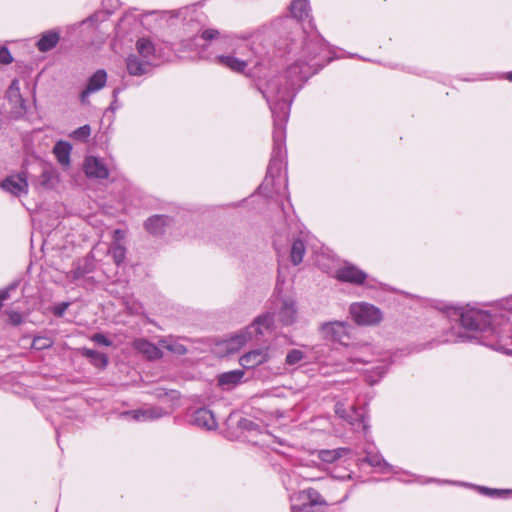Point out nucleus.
Masks as SVG:
<instances>
[{
    "label": "nucleus",
    "instance_id": "obj_1",
    "mask_svg": "<svg viewBox=\"0 0 512 512\" xmlns=\"http://www.w3.org/2000/svg\"><path fill=\"white\" fill-rule=\"evenodd\" d=\"M325 44L322 38L315 36L305 42L303 52L305 60H298L286 72V77H274L267 81L260 91L266 99L274 119V128H284L288 119L289 103L294 87L306 81L324 65Z\"/></svg>",
    "mask_w": 512,
    "mask_h": 512
},
{
    "label": "nucleus",
    "instance_id": "obj_2",
    "mask_svg": "<svg viewBox=\"0 0 512 512\" xmlns=\"http://www.w3.org/2000/svg\"><path fill=\"white\" fill-rule=\"evenodd\" d=\"M201 37L206 41L220 40L224 45L233 47L232 54L219 55L217 61L234 72L242 73L248 66L260 68L265 66L268 60L267 49L262 45L259 34L253 35V40L245 44L237 43L239 38L222 35L216 29L204 30Z\"/></svg>",
    "mask_w": 512,
    "mask_h": 512
},
{
    "label": "nucleus",
    "instance_id": "obj_3",
    "mask_svg": "<svg viewBox=\"0 0 512 512\" xmlns=\"http://www.w3.org/2000/svg\"><path fill=\"white\" fill-rule=\"evenodd\" d=\"M454 314L459 317L462 327L471 332H480L487 335L489 331H493L490 328L496 323V317L476 308H455Z\"/></svg>",
    "mask_w": 512,
    "mask_h": 512
},
{
    "label": "nucleus",
    "instance_id": "obj_4",
    "mask_svg": "<svg viewBox=\"0 0 512 512\" xmlns=\"http://www.w3.org/2000/svg\"><path fill=\"white\" fill-rule=\"evenodd\" d=\"M490 329H493V331H489L484 336L483 344L494 350L512 354V349L509 348L512 345V323L508 320L501 324L496 321Z\"/></svg>",
    "mask_w": 512,
    "mask_h": 512
},
{
    "label": "nucleus",
    "instance_id": "obj_5",
    "mask_svg": "<svg viewBox=\"0 0 512 512\" xmlns=\"http://www.w3.org/2000/svg\"><path fill=\"white\" fill-rule=\"evenodd\" d=\"M349 312L351 318L359 325H373L382 317L380 309L366 302L353 303Z\"/></svg>",
    "mask_w": 512,
    "mask_h": 512
},
{
    "label": "nucleus",
    "instance_id": "obj_6",
    "mask_svg": "<svg viewBox=\"0 0 512 512\" xmlns=\"http://www.w3.org/2000/svg\"><path fill=\"white\" fill-rule=\"evenodd\" d=\"M1 188L13 196H21L28 193V181L26 172H21L6 177L0 184Z\"/></svg>",
    "mask_w": 512,
    "mask_h": 512
},
{
    "label": "nucleus",
    "instance_id": "obj_7",
    "mask_svg": "<svg viewBox=\"0 0 512 512\" xmlns=\"http://www.w3.org/2000/svg\"><path fill=\"white\" fill-rule=\"evenodd\" d=\"M336 279L341 282H347L354 285H362L367 279V274L357 266L345 263L337 269Z\"/></svg>",
    "mask_w": 512,
    "mask_h": 512
},
{
    "label": "nucleus",
    "instance_id": "obj_8",
    "mask_svg": "<svg viewBox=\"0 0 512 512\" xmlns=\"http://www.w3.org/2000/svg\"><path fill=\"white\" fill-rule=\"evenodd\" d=\"M323 336L326 339L343 343L348 338L347 324L345 322L334 321L325 323L321 327Z\"/></svg>",
    "mask_w": 512,
    "mask_h": 512
},
{
    "label": "nucleus",
    "instance_id": "obj_9",
    "mask_svg": "<svg viewBox=\"0 0 512 512\" xmlns=\"http://www.w3.org/2000/svg\"><path fill=\"white\" fill-rule=\"evenodd\" d=\"M172 224V219L167 215H153L144 222L145 230L152 236H161Z\"/></svg>",
    "mask_w": 512,
    "mask_h": 512
},
{
    "label": "nucleus",
    "instance_id": "obj_10",
    "mask_svg": "<svg viewBox=\"0 0 512 512\" xmlns=\"http://www.w3.org/2000/svg\"><path fill=\"white\" fill-rule=\"evenodd\" d=\"M84 171L90 178L106 179L109 176L107 167L100 159L94 156L86 157Z\"/></svg>",
    "mask_w": 512,
    "mask_h": 512
},
{
    "label": "nucleus",
    "instance_id": "obj_11",
    "mask_svg": "<svg viewBox=\"0 0 512 512\" xmlns=\"http://www.w3.org/2000/svg\"><path fill=\"white\" fill-rule=\"evenodd\" d=\"M269 358L268 350L259 348L248 353L244 354L239 362L240 365L246 369H251L259 366L260 364L266 362Z\"/></svg>",
    "mask_w": 512,
    "mask_h": 512
},
{
    "label": "nucleus",
    "instance_id": "obj_12",
    "mask_svg": "<svg viewBox=\"0 0 512 512\" xmlns=\"http://www.w3.org/2000/svg\"><path fill=\"white\" fill-rule=\"evenodd\" d=\"M192 422L194 425L207 430H214L218 424L212 411L206 408H199L193 413Z\"/></svg>",
    "mask_w": 512,
    "mask_h": 512
},
{
    "label": "nucleus",
    "instance_id": "obj_13",
    "mask_svg": "<svg viewBox=\"0 0 512 512\" xmlns=\"http://www.w3.org/2000/svg\"><path fill=\"white\" fill-rule=\"evenodd\" d=\"M252 337V332L249 331V328L240 331L234 336L230 337L228 340L224 341L223 345L225 351L228 354H233L238 352Z\"/></svg>",
    "mask_w": 512,
    "mask_h": 512
},
{
    "label": "nucleus",
    "instance_id": "obj_14",
    "mask_svg": "<svg viewBox=\"0 0 512 512\" xmlns=\"http://www.w3.org/2000/svg\"><path fill=\"white\" fill-rule=\"evenodd\" d=\"M127 71L132 76H142L150 71L151 62L140 59L137 55H129L126 59Z\"/></svg>",
    "mask_w": 512,
    "mask_h": 512
},
{
    "label": "nucleus",
    "instance_id": "obj_15",
    "mask_svg": "<svg viewBox=\"0 0 512 512\" xmlns=\"http://www.w3.org/2000/svg\"><path fill=\"white\" fill-rule=\"evenodd\" d=\"M107 80V74L105 70H97L88 81V85L85 90L81 93L82 102L89 96L90 93L96 92L105 86Z\"/></svg>",
    "mask_w": 512,
    "mask_h": 512
},
{
    "label": "nucleus",
    "instance_id": "obj_16",
    "mask_svg": "<svg viewBox=\"0 0 512 512\" xmlns=\"http://www.w3.org/2000/svg\"><path fill=\"white\" fill-rule=\"evenodd\" d=\"M243 377V370H232L224 372L218 376V385L224 389L229 390L241 383Z\"/></svg>",
    "mask_w": 512,
    "mask_h": 512
},
{
    "label": "nucleus",
    "instance_id": "obj_17",
    "mask_svg": "<svg viewBox=\"0 0 512 512\" xmlns=\"http://www.w3.org/2000/svg\"><path fill=\"white\" fill-rule=\"evenodd\" d=\"M285 138L284 130H276L273 134V139L275 143L274 151L276 154V157H274L269 164L268 172L273 173V170L276 168L277 170H280L282 161L281 159L277 158L280 157L282 154V142Z\"/></svg>",
    "mask_w": 512,
    "mask_h": 512
},
{
    "label": "nucleus",
    "instance_id": "obj_18",
    "mask_svg": "<svg viewBox=\"0 0 512 512\" xmlns=\"http://www.w3.org/2000/svg\"><path fill=\"white\" fill-rule=\"evenodd\" d=\"M71 149H72L71 145L65 141L57 142L53 148V153H54L57 161L64 168H68L70 165Z\"/></svg>",
    "mask_w": 512,
    "mask_h": 512
},
{
    "label": "nucleus",
    "instance_id": "obj_19",
    "mask_svg": "<svg viewBox=\"0 0 512 512\" xmlns=\"http://www.w3.org/2000/svg\"><path fill=\"white\" fill-rule=\"evenodd\" d=\"M135 348L144 354L148 359L154 360L162 357V352L159 347L155 344L150 343L147 340L140 339L135 341Z\"/></svg>",
    "mask_w": 512,
    "mask_h": 512
},
{
    "label": "nucleus",
    "instance_id": "obj_20",
    "mask_svg": "<svg viewBox=\"0 0 512 512\" xmlns=\"http://www.w3.org/2000/svg\"><path fill=\"white\" fill-rule=\"evenodd\" d=\"M59 40V33L54 31H47L41 35L40 39L36 43V46L39 51L47 52L53 49L58 44Z\"/></svg>",
    "mask_w": 512,
    "mask_h": 512
},
{
    "label": "nucleus",
    "instance_id": "obj_21",
    "mask_svg": "<svg viewBox=\"0 0 512 512\" xmlns=\"http://www.w3.org/2000/svg\"><path fill=\"white\" fill-rule=\"evenodd\" d=\"M318 458L326 463H333L338 459L348 455L350 453V449L346 447H340L337 449H322L318 452Z\"/></svg>",
    "mask_w": 512,
    "mask_h": 512
},
{
    "label": "nucleus",
    "instance_id": "obj_22",
    "mask_svg": "<svg viewBox=\"0 0 512 512\" xmlns=\"http://www.w3.org/2000/svg\"><path fill=\"white\" fill-rule=\"evenodd\" d=\"M93 269V262L88 258H84L76 263L75 267L70 271L69 277L73 281H76L85 276L86 274L91 273Z\"/></svg>",
    "mask_w": 512,
    "mask_h": 512
},
{
    "label": "nucleus",
    "instance_id": "obj_23",
    "mask_svg": "<svg viewBox=\"0 0 512 512\" xmlns=\"http://www.w3.org/2000/svg\"><path fill=\"white\" fill-rule=\"evenodd\" d=\"M290 10L293 17L298 20H304L309 17V2L308 0H292Z\"/></svg>",
    "mask_w": 512,
    "mask_h": 512
},
{
    "label": "nucleus",
    "instance_id": "obj_24",
    "mask_svg": "<svg viewBox=\"0 0 512 512\" xmlns=\"http://www.w3.org/2000/svg\"><path fill=\"white\" fill-rule=\"evenodd\" d=\"M129 414H132L135 420H153L162 417L163 415L167 414V412L162 408L152 407L148 409L132 411L129 412Z\"/></svg>",
    "mask_w": 512,
    "mask_h": 512
},
{
    "label": "nucleus",
    "instance_id": "obj_25",
    "mask_svg": "<svg viewBox=\"0 0 512 512\" xmlns=\"http://www.w3.org/2000/svg\"><path fill=\"white\" fill-rule=\"evenodd\" d=\"M58 181L59 179L56 169L50 165H45L40 176L41 186L44 188H52L58 183Z\"/></svg>",
    "mask_w": 512,
    "mask_h": 512
},
{
    "label": "nucleus",
    "instance_id": "obj_26",
    "mask_svg": "<svg viewBox=\"0 0 512 512\" xmlns=\"http://www.w3.org/2000/svg\"><path fill=\"white\" fill-rule=\"evenodd\" d=\"M296 306L295 303L291 300H286L283 302L281 310H280V320L286 324L290 325L295 321L296 318Z\"/></svg>",
    "mask_w": 512,
    "mask_h": 512
},
{
    "label": "nucleus",
    "instance_id": "obj_27",
    "mask_svg": "<svg viewBox=\"0 0 512 512\" xmlns=\"http://www.w3.org/2000/svg\"><path fill=\"white\" fill-rule=\"evenodd\" d=\"M273 323V315L266 313L264 315L258 316L250 328H253L257 334L262 335L265 330H268L272 327Z\"/></svg>",
    "mask_w": 512,
    "mask_h": 512
},
{
    "label": "nucleus",
    "instance_id": "obj_28",
    "mask_svg": "<svg viewBox=\"0 0 512 512\" xmlns=\"http://www.w3.org/2000/svg\"><path fill=\"white\" fill-rule=\"evenodd\" d=\"M82 355L90 359L91 363L96 367L105 368L108 364V357L97 350L84 348Z\"/></svg>",
    "mask_w": 512,
    "mask_h": 512
},
{
    "label": "nucleus",
    "instance_id": "obj_29",
    "mask_svg": "<svg viewBox=\"0 0 512 512\" xmlns=\"http://www.w3.org/2000/svg\"><path fill=\"white\" fill-rule=\"evenodd\" d=\"M136 49L139 55L144 60H149L151 62V58L154 56L155 48L153 43L146 39L141 38L136 42Z\"/></svg>",
    "mask_w": 512,
    "mask_h": 512
},
{
    "label": "nucleus",
    "instance_id": "obj_30",
    "mask_svg": "<svg viewBox=\"0 0 512 512\" xmlns=\"http://www.w3.org/2000/svg\"><path fill=\"white\" fill-rule=\"evenodd\" d=\"M306 252L305 244L302 240L296 239L292 243L290 251V260L294 265H298L303 261Z\"/></svg>",
    "mask_w": 512,
    "mask_h": 512
},
{
    "label": "nucleus",
    "instance_id": "obj_31",
    "mask_svg": "<svg viewBox=\"0 0 512 512\" xmlns=\"http://www.w3.org/2000/svg\"><path fill=\"white\" fill-rule=\"evenodd\" d=\"M159 345L162 348H165L169 352L176 354V355H184L187 352V349L183 344H181L177 341H173L172 339H168V338L161 339V340H159Z\"/></svg>",
    "mask_w": 512,
    "mask_h": 512
},
{
    "label": "nucleus",
    "instance_id": "obj_32",
    "mask_svg": "<svg viewBox=\"0 0 512 512\" xmlns=\"http://www.w3.org/2000/svg\"><path fill=\"white\" fill-rule=\"evenodd\" d=\"M108 253L112 256L117 266L121 265L126 257V248L118 242H115L109 248Z\"/></svg>",
    "mask_w": 512,
    "mask_h": 512
},
{
    "label": "nucleus",
    "instance_id": "obj_33",
    "mask_svg": "<svg viewBox=\"0 0 512 512\" xmlns=\"http://www.w3.org/2000/svg\"><path fill=\"white\" fill-rule=\"evenodd\" d=\"M335 412L339 417L347 420L351 425H355L356 421L361 422V414L353 410L352 414L350 415L349 412L344 407V405L342 404H336Z\"/></svg>",
    "mask_w": 512,
    "mask_h": 512
},
{
    "label": "nucleus",
    "instance_id": "obj_34",
    "mask_svg": "<svg viewBox=\"0 0 512 512\" xmlns=\"http://www.w3.org/2000/svg\"><path fill=\"white\" fill-rule=\"evenodd\" d=\"M7 98L10 102H14L15 104H23L24 100L21 96L19 81L17 79L11 82L7 90Z\"/></svg>",
    "mask_w": 512,
    "mask_h": 512
},
{
    "label": "nucleus",
    "instance_id": "obj_35",
    "mask_svg": "<svg viewBox=\"0 0 512 512\" xmlns=\"http://www.w3.org/2000/svg\"><path fill=\"white\" fill-rule=\"evenodd\" d=\"M304 494L308 500V502L306 504L311 505V509L315 505H325L326 504V501L322 498L320 493L313 488H309V489L305 490Z\"/></svg>",
    "mask_w": 512,
    "mask_h": 512
},
{
    "label": "nucleus",
    "instance_id": "obj_36",
    "mask_svg": "<svg viewBox=\"0 0 512 512\" xmlns=\"http://www.w3.org/2000/svg\"><path fill=\"white\" fill-rule=\"evenodd\" d=\"M304 352L299 349L290 350L287 355L285 362L288 365H295L304 359Z\"/></svg>",
    "mask_w": 512,
    "mask_h": 512
},
{
    "label": "nucleus",
    "instance_id": "obj_37",
    "mask_svg": "<svg viewBox=\"0 0 512 512\" xmlns=\"http://www.w3.org/2000/svg\"><path fill=\"white\" fill-rule=\"evenodd\" d=\"M18 286V282H13L6 288L0 290V309L3 306V302L10 297V292L14 291Z\"/></svg>",
    "mask_w": 512,
    "mask_h": 512
},
{
    "label": "nucleus",
    "instance_id": "obj_38",
    "mask_svg": "<svg viewBox=\"0 0 512 512\" xmlns=\"http://www.w3.org/2000/svg\"><path fill=\"white\" fill-rule=\"evenodd\" d=\"M13 61V57L8 48L2 47L0 48V64H10Z\"/></svg>",
    "mask_w": 512,
    "mask_h": 512
},
{
    "label": "nucleus",
    "instance_id": "obj_39",
    "mask_svg": "<svg viewBox=\"0 0 512 512\" xmlns=\"http://www.w3.org/2000/svg\"><path fill=\"white\" fill-rule=\"evenodd\" d=\"M91 340L95 343L103 346H111L112 341L109 340L104 334L102 333H96L91 337Z\"/></svg>",
    "mask_w": 512,
    "mask_h": 512
},
{
    "label": "nucleus",
    "instance_id": "obj_40",
    "mask_svg": "<svg viewBox=\"0 0 512 512\" xmlns=\"http://www.w3.org/2000/svg\"><path fill=\"white\" fill-rule=\"evenodd\" d=\"M9 318V322L13 325H19L22 323V316L19 312L16 311H7L6 312Z\"/></svg>",
    "mask_w": 512,
    "mask_h": 512
},
{
    "label": "nucleus",
    "instance_id": "obj_41",
    "mask_svg": "<svg viewBox=\"0 0 512 512\" xmlns=\"http://www.w3.org/2000/svg\"><path fill=\"white\" fill-rule=\"evenodd\" d=\"M32 345L36 349H44L50 346V341L45 338L37 337L34 338Z\"/></svg>",
    "mask_w": 512,
    "mask_h": 512
},
{
    "label": "nucleus",
    "instance_id": "obj_42",
    "mask_svg": "<svg viewBox=\"0 0 512 512\" xmlns=\"http://www.w3.org/2000/svg\"><path fill=\"white\" fill-rule=\"evenodd\" d=\"M479 490L483 494L488 495V496H499V495L507 492L506 490H497V489H491V488H487V487H479Z\"/></svg>",
    "mask_w": 512,
    "mask_h": 512
},
{
    "label": "nucleus",
    "instance_id": "obj_43",
    "mask_svg": "<svg viewBox=\"0 0 512 512\" xmlns=\"http://www.w3.org/2000/svg\"><path fill=\"white\" fill-rule=\"evenodd\" d=\"M69 306V303L67 302H63L61 304H59L58 306H56L54 308V315L57 316V317H61L64 312L66 311V309L68 308Z\"/></svg>",
    "mask_w": 512,
    "mask_h": 512
},
{
    "label": "nucleus",
    "instance_id": "obj_44",
    "mask_svg": "<svg viewBox=\"0 0 512 512\" xmlns=\"http://www.w3.org/2000/svg\"><path fill=\"white\" fill-rule=\"evenodd\" d=\"M304 510H311V505L302 504L300 506H292V512H304Z\"/></svg>",
    "mask_w": 512,
    "mask_h": 512
},
{
    "label": "nucleus",
    "instance_id": "obj_45",
    "mask_svg": "<svg viewBox=\"0 0 512 512\" xmlns=\"http://www.w3.org/2000/svg\"><path fill=\"white\" fill-rule=\"evenodd\" d=\"M74 135L76 137L87 138L90 136V130H74Z\"/></svg>",
    "mask_w": 512,
    "mask_h": 512
},
{
    "label": "nucleus",
    "instance_id": "obj_46",
    "mask_svg": "<svg viewBox=\"0 0 512 512\" xmlns=\"http://www.w3.org/2000/svg\"><path fill=\"white\" fill-rule=\"evenodd\" d=\"M472 336H466V335H459L457 341H465L468 338H471Z\"/></svg>",
    "mask_w": 512,
    "mask_h": 512
},
{
    "label": "nucleus",
    "instance_id": "obj_47",
    "mask_svg": "<svg viewBox=\"0 0 512 512\" xmlns=\"http://www.w3.org/2000/svg\"><path fill=\"white\" fill-rule=\"evenodd\" d=\"M505 78H506L507 80H509V81H511V82H512V71H511V72L506 73Z\"/></svg>",
    "mask_w": 512,
    "mask_h": 512
},
{
    "label": "nucleus",
    "instance_id": "obj_48",
    "mask_svg": "<svg viewBox=\"0 0 512 512\" xmlns=\"http://www.w3.org/2000/svg\"><path fill=\"white\" fill-rule=\"evenodd\" d=\"M385 467H386V474H387L390 470V465L386 462Z\"/></svg>",
    "mask_w": 512,
    "mask_h": 512
},
{
    "label": "nucleus",
    "instance_id": "obj_49",
    "mask_svg": "<svg viewBox=\"0 0 512 512\" xmlns=\"http://www.w3.org/2000/svg\"><path fill=\"white\" fill-rule=\"evenodd\" d=\"M80 128L88 129V128H90V127H89V125L85 124V125L81 126Z\"/></svg>",
    "mask_w": 512,
    "mask_h": 512
},
{
    "label": "nucleus",
    "instance_id": "obj_50",
    "mask_svg": "<svg viewBox=\"0 0 512 512\" xmlns=\"http://www.w3.org/2000/svg\"><path fill=\"white\" fill-rule=\"evenodd\" d=\"M120 233H121V232H120V230H116V231H115V234H116L117 236H120Z\"/></svg>",
    "mask_w": 512,
    "mask_h": 512
},
{
    "label": "nucleus",
    "instance_id": "obj_51",
    "mask_svg": "<svg viewBox=\"0 0 512 512\" xmlns=\"http://www.w3.org/2000/svg\"><path fill=\"white\" fill-rule=\"evenodd\" d=\"M241 39H242L243 41H247V40H248V38H247V37H242Z\"/></svg>",
    "mask_w": 512,
    "mask_h": 512
},
{
    "label": "nucleus",
    "instance_id": "obj_52",
    "mask_svg": "<svg viewBox=\"0 0 512 512\" xmlns=\"http://www.w3.org/2000/svg\"><path fill=\"white\" fill-rule=\"evenodd\" d=\"M304 512H312V509L311 510H304Z\"/></svg>",
    "mask_w": 512,
    "mask_h": 512
}]
</instances>
